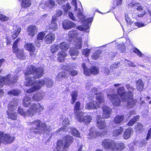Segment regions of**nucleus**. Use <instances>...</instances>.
<instances>
[{
	"mask_svg": "<svg viewBox=\"0 0 151 151\" xmlns=\"http://www.w3.org/2000/svg\"><path fill=\"white\" fill-rule=\"evenodd\" d=\"M44 70L42 68H36L30 65H29L27 70L24 72L26 76L25 86H32V87L26 91L27 93H30L37 90L33 83L34 79L40 78L44 74Z\"/></svg>",
	"mask_w": 151,
	"mask_h": 151,
	"instance_id": "nucleus-1",
	"label": "nucleus"
},
{
	"mask_svg": "<svg viewBox=\"0 0 151 151\" xmlns=\"http://www.w3.org/2000/svg\"><path fill=\"white\" fill-rule=\"evenodd\" d=\"M29 126H32L29 132L34 134H41L49 132L51 130V126L47 125L45 123L42 122L40 120H36L29 123Z\"/></svg>",
	"mask_w": 151,
	"mask_h": 151,
	"instance_id": "nucleus-2",
	"label": "nucleus"
},
{
	"mask_svg": "<svg viewBox=\"0 0 151 151\" xmlns=\"http://www.w3.org/2000/svg\"><path fill=\"white\" fill-rule=\"evenodd\" d=\"M121 86V84L120 83L115 84L114 85L115 87H118L116 89L117 93L120 97L124 99L133 98L135 91V88L129 84H127L125 86L127 91H126L124 87H119Z\"/></svg>",
	"mask_w": 151,
	"mask_h": 151,
	"instance_id": "nucleus-3",
	"label": "nucleus"
},
{
	"mask_svg": "<svg viewBox=\"0 0 151 151\" xmlns=\"http://www.w3.org/2000/svg\"><path fill=\"white\" fill-rule=\"evenodd\" d=\"M96 101H92L86 104L85 107L86 109H96L100 107V105L104 103V96L102 94H97L96 96Z\"/></svg>",
	"mask_w": 151,
	"mask_h": 151,
	"instance_id": "nucleus-4",
	"label": "nucleus"
},
{
	"mask_svg": "<svg viewBox=\"0 0 151 151\" xmlns=\"http://www.w3.org/2000/svg\"><path fill=\"white\" fill-rule=\"evenodd\" d=\"M74 44L76 47L77 49L75 47H71L69 50V53L72 58L75 60L76 58V57H74L77 56L78 55L79 52L77 49H80L82 47V40L81 38L78 37L75 40L74 42Z\"/></svg>",
	"mask_w": 151,
	"mask_h": 151,
	"instance_id": "nucleus-5",
	"label": "nucleus"
},
{
	"mask_svg": "<svg viewBox=\"0 0 151 151\" xmlns=\"http://www.w3.org/2000/svg\"><path fill=\"white\" fill-rule=\"evenodd\" d=\"M18 79L17 76H11L9 74L6 76L3 77L0 76V87H2L4 84L10 85L16 82Z\"/></svg>",
	"mask_w": 151,
	"mask_h": 151,
	"instance_id": "nucleus-6",
	"label": "nucleus"
},
{
	"mask_svg": "<svg viewBox=\"0 0 151 151\" xmlns=\"http://www.w3.org/2000/svg\"><path fill=\"white\" fill-rule=\"evenodd\" d=\"M77 16L80 20L82 21L83 24L84 26H86V27H83L82 26H78L76 28L81 31L83 30L84 29H88L89 28V24L92 21V18L85 19V17L80 10L77 13Z\"/></svg>",
	"mask_w": 151,
	"mask_h": 151,
	"instance_id": "nucleus-7",
	"label": "nucleus"
},
{
	"mask_svg": "<svg viewBox=\"0 0 151 151\" xmlns=\"http://www.w3.org/2000/svg\"><path fill=\"white\" fill-rule=\"evenodd\" d=\"M44 109L40 103L37 104H33L31 105L30 108L27 111V115L32 116L35 115L37 112H40Z\"/></svg>",
	"mask_w": 151,
	"mask_h": 151,
	"instance_id": "nucleus-8",
	"label": "nucleus"
},
{
	"mask_svg": "<svg viewBox=\"0 0 151 151\" xmlns=\"http://www.w3.org/2000/svg\"><path fill=\"white\" fill-rule=\"evenodd\" d=\"M82 66L83 68L84 73L86 76L89 75L90 73L96 75L99 72V69L97 66H93L91 67L90 69H89L86 67L84 63L82 64Z\"/></svg>",
	"mask_w": 151,
	"mask_h": 151,
	"instance_id": "nucleus-9",
	"label": "nucleus"
},
{
	"mask_svg": "<svg viewBox=\"0 0 151 151\" xmlns=\"http://www.w3.org/2000/svg\"><path fill=\"white\" fill-rule=\"evenodd\" d=\"M108 98L110 100L114 106H118L120 105V101L116 94H108Z\"/></svg>",
	"mask_w": 151,
	"mask_h": 151,
	"instance_id": "nucleus-10",
	"label": "nucleus"
},
{
	"mask_svg": "<svg viewBox=\"0 0 151 151\" xmlns=\"http://www.w3.org/2000/svg\"><path fill=\"white\" fill-rule=\"evenodd\" d=\"M78 117H75L76 120L80 122H83L85 123H90L92 119L91 116L89 115L85 116V113H82V114L79 115Z\"/></svg>",
	"mask_w": 151,
	"mask_h": 151,
	"instance_id": "nucleus-11",
	"label": "nucleus"
},
{
	"mask_svg": "<svg viewBox=\"0 0 151 151\" xmlns=\"http://www.w3.org/2000/svg\"><path fill=\"white\" fill-rule=\"evenodd\" d=\"M115 142L111 140L105 139L102 142V145L106 149L112 150L114 149Z\"/></svg>",
	"mask_w": 151,
	"mask_h": 151,
	"instance_id": "nucleus-12",
	"label": "nucleus"
},
{
	"mask_svg": "<svg viewBox=\"0 0 151 151\" xmlns=\"http://www.w3.org/2000/svg\"><path fill=\"white\" fill-rule=\"evenodd\" d=\"M24 47L30 52V54L31 56H34L37 54V51L35 50V47L32 43L26 44L24 46Z\"/></svg>",
	"mask_w": 151,
	"mask_h": 151,
	"instance_id": "nucleus-13",
	"label": "nucleus"
},
{
	"mask_svg": "<svg viewBox=\"0 0 151 151\" xmlns=\"http://www.w3.org/2000/svg\"><path fill=\"white\" fill-rule=\"evenodd\" d=\"M130 6H132V7L136 6L137 9L139 11H141L143 10V12L139 14L138 15L139 17H143L146 13V11L145 10V6H139L138 3H134V4H131Z\"/></svg>",
	"mask_w": 151,
	"mask_h": 151,
	"instance_id": "nucleus-14",
	"label": "nucleus"
},
{
	"mask_svg": "<svg viewBox=\"0 0 151 151\" xmlns=\"http://www.w3.org/2000/svg\"><path fill=\"white\" fill-rule=\"evenodd\" d=\"M80 105L81 103L79 101H77L75 103L74 109L75 118L76 117H78L79 115L82 114L83 112L80 111L82 109Z\"/></svg>",
	"mask_w": 151,
	"mask_h": 151,
	"instance_id": "nucleus-15",
	"label": "nucleus"
},
{
	"mask_svg": "<svg viewBox=\"0 0 151 151\" xmlns=\"http://www.w3.org/2000/svg\"><path fill=\"white\" fill-rule=\"evenodd\" d=\"M96 121L97 126L100 129H103L106 127V124L104 119L101 118L100 116H97Z\"/></svg>",
	"mask_w": 151,
	"mask_h": 151,
	"instance_id": "nucleus-16",
	"label": "nucleus"
},
{
	"mask_svg": "<svg viewBox=\"0 0 151 151\" xmlns=\"http://www.w3.org/2000/svg\"><path fill=\"white\" fill-rule=\"evenodd\" d=\"M103 116L104 118L107 119L110 117V115L111 114L112 111L111 109L109 107L105 106L103 108Z\"/></svg>",
	"mask_w": 151,
	"mask_h": 151,
	"instance_id": "nucleus-17",
	"label": "nucleus"
},
{
	"mask_svg": "<svg viewBox=\"0 0 151 151\" xmlns=\"http://www.w3.org/2000/svg\"><path fill=\"white\" fill-rule=\"evenodd\" d=\"M45 95V93L40 92L34 94L32 98V99L34 101H40L42 100Z\"/></svg>",
	"mask_w": 151,
	"mask_h": 151,
	"instance_id": "nucleus-18",
	"label": "nucleus"
},
{
	"mask_svg": "<svg viewBox=\"0 0 151 151\" xmlns=\"http://www.w3.org/2000/svg\"><path fill=\"white\" fill-rule=\"evenodd\" d=\"M63 141L65 143L64 145V148L65 147H69L73 142V137L69 135H67L64 137L63 138Z\"/></svg>",
	"mask_w": 151,
	"mask_h": 151,
	"instance_id": "nucleus-19",
	"label": "nucleus"
},
{
	"mask_svg": "<svg viewBox=\"0 0 151 151\" xmlns=\"http://www.w3.org/2000/svg\"><path fill=\"white\" fill-rule=\"evenodd\" d=\"M63 25L64 29H68L75 27L76 24L71 21L65 20L63 22Z\"/></svg>",
	"mask_w": 151,
	"mask_h": 151,
	"instance_id": "nucleus-20",
	"label": "nucleus"
},
{
	"mask_svg": "<svg viewBox=\"0 0 151 151\" xmlns=\"http://www.w3.org/2000/svg\"><path fill=\"white\" fill-rule=\"evenodd\" d=\"M18 100H14L9 103L8 106V110L7 111L12 112L16 109Z\"/></svg>",
	"mask_w": 151,
	"mask_h": 151,
	"instance_id": "nucleus-21",
	"label": "nucleus"
},
{
	"mask_svg": "<svg viewBox=\"0 0 151 151\" xmlns=\"http://www.w3.org/2000/svg\"><path fill=\"white\" fill-rule=\"evenodd\" d=\"M37 29L36 27L32 25L29 26L27 29V32L28 35L30 36H33L37 32Z\"/></svg>",
	"mask_w": 151,
	"mask_h": 151,
	"instance_id": "nucleus-22",
	"label": "nucleus"
},
{
	"mask_svg": "<svg viewBox=\"0 0 151 151\" xmlns=\"http://www.w3.org/2000/svg\"><path fill=\"white\" fill-rule=\"evenodd\" d=\"M34 79L33 83L36 88V89L37 90L40 89L42 86L45 85V78L37 81H34Z\"/></svg>",
	"mask_w": 151,
	"mask_h": 151,
	"instance_id": "nucleus-23",
	"label": "nucleus"
},
{
	"mask_svg": "<svg viewBox=\"0 0 151 151\" xmlns=\"http://www.w3.org/2000/svg\"><path fill=\"white\" fill-rule=\"evenodd\" d=\"M58 60L59 62H63L65 60V58L67 56V54L65 51L62 50L57 54Z\"/></svg>",
	"mask_w": 151,
	"mask_h": 151,
	"instance_id": "nucleus-24",
	"label": "nucleus"
},
{
	"mask_svg": "<svg viewBox=\"0 0 151 151\" xmlns=\"http://www.w3.org/2000/svg\"><path fill=\"white\" fill-rule=\"evenodd\" d=\"M121 99L122 101L127 102V106L129 108L132 107L136 103V101L133 100V98L127 99H123L122 98H121Z\"/></svg>",
	"mask_w": 151,
	"mask_h": 151,
	"instance_id": "nucleus-25",
	"label": "nucleus"
},
{
	"mask_svg": "<svg viewBox=\"0 0 151 151\" xmlns=\"http://www.w3.org/2000/svg\"><path fill=\"white\" fill-rule=\"evenodd\" d=\"M55 39L54 34L51 33L47 35L45 38V40L47 44H50Z\"/></svg>",
	"mask_w": 151,
	"mask_h": 151,
	"instance_id": "nucleus-26",
	"label": "nucleus"
},
{
	"mask_svg": "<svg viewBox=\"0 0 151 151\" xmlns=\"http://www.w3.org/2000/svg\"><path fill=\"white\" fill-rule=\"evenodd\" d=\"M133 132L132 129L129 127L126 129L124 133L123 137L125 139H127L130 136L131 134Z\"/></svg>",
	"mask_w": 151,
	"mask_h": 151,
	"instance_id": "nucleus-27",
	"label": "nucleus"
},
{
	"mask_svg": "<svg viewBox=\"0 0 151 151\" xmlns=\"http://www.w3.org/2000/svg\"><path fill=\"white\" fill-rule=\"evenodd\" d=\"M136 84L137 89L140 92L142 91L144 86V84L142 81L141 79H139L136 81Z\"/></svg>",
	"mask_w": 151,
	"mask_h": 151,
	"instance_id": "nucleus-28",
	"label": "nucleus"
},
{
	"mask_svg": "<svg viewBox=\"0 0 151 151\" xmlns=\"http://www.w3.org/2000/svg\"><path fill=\"white\" fill-rule=\"evenodd\" d=\"M68 78L67 73L64 71L60 73L57 75L56 80L59 81H61L63 78Z\"/></svg>",
	"mask_w": 151,
	"mask_h": 151,
	"instance_id": "nucleus-29",
	"label": "nucleus"
},
{
	"mask_svg": "<svg viewBox=\"0 0 151 151\" xmlns=\"http://www.w3.org/2000/svg\"><path fill=\"white\" fill-rule=\"evenodd\" d=\"M69 124V121L68 119L67 118L65 119L63 122V124L64 127L60 128L58 130L59 131H67L68 130L67 128L65 127Z\"/></svg>",
	"mask_w": 151,
	"mask_h": 151,
	"instance_id": "nucleus-30",
	"label": "nucleus"
},
{
	"mask_svg": "<svg viewBox=\"0 0 151 151\" xmlns=\"http://www.w3.org/2000/svg\"><path fill=\"white\" fill-rule=\"evenodd\" d=\"M125 148L124 144L123 143H116L115 142L114 149L113 150L114 151H120Z\"/></svg>",
	"mask_w": 151,
	"mask_h": 151,
	"instance_id": "nucleus-31",
	"label": "nucleus"
},
{
	"mask_svg": "<svg viewBox=\"0 0 151 151\" xmlns=\"http://www.w3.org/2000/svg\"><path fill=\"white\" fill-rule=\"evenodd\" d=\"M60 49L64 51H67L69 48L70 46L69 44L64 42H60L59 45Z\"/></svg>",
	"mask_w": 151,
	"mask_h": 151,
	"instance_id": "nucleus-32",
	"label": "nucleus"
},
{
	"mask_svg": "<svg viewBox=\"0 0 151 151\" xmlns=\"http://www.w3.org/2000/svg\"><path fill=\"white\" fill-rule=\"evenodd\" d=\"M124 119V115H118L114 118L113 122L115 124H119L123 122Z\"/></svg>",
	"mask_w": 151,
	"mask_h": 151,
	"instance_id": "nucleus-33",
	"label": "nucleus"
},
{
	"mask_svg": "<svg viewBox=\"0 0 151 151\" xmlns=\"http://www.w3.org/2000/svg\"><path fill=\"white\" fill-rule=\"evenodd\" d=\"M21 6L24 8L29 7L31 4V0H22Z\"/></svg>",
	"mask_w": 151,
	"mask_h": 151,
	"instance_id": "nucleus-34",
	"label": "nucleus"
},
{
	"mask_svg": "<svg viewBox=\"0 0 151 151\" xmlns=\"http://www.w3.org/2000/svg\"><path fill=\"white\" fill-rule=\"evenodd\" d=\"M68 130L69 131H70L73 135L77 137H80V134L76 128L70 127L68 129Z\"/></svg>",
	"mask_w": 151,
	"mask_h": 151,
	"instance_id": "nucleus-35",
	"label": "nucleus"
},
{
	"mask_svg": "<svg viewBox=\"0 0 151 151\" xmlns=\"http://www.w3.org/2000/svg\"><path fill=\"white\" fill-rule=\"evenodd\" d=\"M99 133L93 129H90L89 134V135L91 137V138H95L97 136L99 135Z\"/></svg>",
	"mask_w": 151,
	"mask_h": 151,
	"instance_id": "nucleus-36",
	"label": "nucleus"
},
{
	"mask_svg": "<svg viewBox=\"0 0 151 151\" xmlns=\"http://www.w3.org/2000/svg\"><path fill=\"white\" fill-rule=\"evenodd\" d=\"M31 104L30 98L28 96L25 97L23 100V104L25 107H28Z\"/></svg>",
	"mask_w": 151,
	"mask_h": 151,
	"instance_id": "nucleus-37",
	"label": "nucleus"
},
{
	"mask_svg": "<svg viewBox=\"0 0 151 151\" xmlns=\"http://www.w3.org/2000/svg\"><path fill=\"white\" fill-rule=\"evenodd\" d=\"M6 114L8 118L14 120H16L17 119V113H16L6 111Z\"/></svg>",
	"mask_w": 151,
	"mask_h": 151,
	"instance_id": "nucleus-38",
	"label": "nucleus"
},
{
	"mask_svg": "<svg viewBox=\"0 0 151 151\" xmlns=\"http://www.w3.org/2000/svg\"><path fill=\"white\" fill-rule=\"evenodd\" d=\"M123 131V129L122 127H119L118 129L114 130L113 132L114 136L117 137L121 134Z\"/></svg>",
	"mask_w": 151,
	"mask_h": 151,
	"instance_id": "nucleus-39",
	"label": "nucleus"
},
{
	"mask_svg": "<svg viewBox=\"0 0 151 151\" xmlns=\"http://www.w3.org/2000/svg\"><path fill=\"white\" fill-rule=\"evenodd\" d=\"M78 36V31L77 30H73L70 31L68 33V37L71 38H76Z\"/></svg>",
	"mask_w": 151,
	"mask_h": 151,
	"instance_id": "nucleus-40",
	"label": "nucleus"
},
{
	"mask_svg": "<svg viewBox=\"0 0 151 151\" xmlns=\"http://www.w3.org/2000/svg\"><path fill=\"white\" fill-rule=\"evenodd\" d=\"M45 85L47 87H51L53 85V81L50 78H45Z\"/></svg>",
	"mask_w": 151,
	"mask_h": 151,
	"instance_id": "nucleus-41",
	"label": "nucleus"
},
{
	"mask_svg": "<svg viewBox=\"0 0 151 151\" xmlns=\"http://www.w3.org/2000/svg\"><path fill=\"white\" fill-rule=\"evenodd\" d=\"M101 53V51L99 50H97L94 52L92 56V58L93 60L97 59L99 57Z\"/></svg>",
	"mask_w": 151,
	"mask_h": 151,
	"instance_id": "nucleus-42",
	"label": "nucleus"
},
{
	"mask_svg": "<svg viewBox=\"0 0 151 151\" xmlns=\"http://www.w3.org/2000/svg\"><path fill=\"white\" fill-rule=\"evenodd\" d=\"M17 57L21 60H24L25 58V56L23 50H20L18 51Z\"/></svg>",
	"mask_w": 151,
	"mask_h": 151,
	"instance_id": "nucleus-43",
	"label": "nucleus"
},
{
	"mask_svg": "<svg viewBox=\"0 0 151 151\" xmlns=\"http://www.w3.org/2000/svg\"><path fill=\"white\" fill-rule=\"evenodd\" d=\"M21 93V91L17 89H13L8 92V94L12 95L14 96H17Z\"/></svg>",
	"mask_w": 151,
	"mask_h": 151,
	"instance_id": "nucleus-44",
	"label": "nucleus"
},
{
	"mask_svg": "<svg viewBox=\"0 0 151 151\" xmlns=\"http://www.w3.org/2000/svg\"><path fill=\"white\" fill-rule=\"evenodd\" d=\"M72 101L71 104H73L76 100V98L78 96L77 92L76 91H73L71 94Z\"/></svg>",
	"mask_w": 151,
	"mask_h": 151,
	"instance_id": "nucleus-45",
	"label": "nucleus"
},
{
	"mask_svg": "<svg viewBox=\"0 0 151 151\" xmlns=\"http://www.w3.org/2000/svg\"><path fill=\"white\" fill-rule=\"evenodd\" d=\"M45 5L50 9H52L55 5L54 2L52 0H49L48 2H46Z\"/></svg>",
	"mask_w": 151,
	"mask_h": 151,
	"instance_id": "nucleus-46",
	"label": "nucleus"
},
{
	"mask_svg": "<svg viewBox=\"0 0 151 151\" xmlns=\"http://www.w3.org/2000/svg\"><path fill=\"white\" fill-rule=\"evenodd\" d=\"M57 24L56 22H52L49 25V29L53 31H55L58 29Z\"/></svg>",
	"mask_w": 151,
	"mask_h": 151,
	"instance_id": "nucleus-47",
	"label": "nucleus"
},
{
	"mask_svg": "<svg viewBox=\"0 0 151 151\" xmlns=\"http://www.w3.org/2000/svg\"><path fill=\"white\" fill-rule=\"evenodd\" d=\"M59 49V46L58 45H53L51 46L50 51L52 53H54L58 51Z\"/></svg>",
	"mask_w": 151,
	"mask_h": 151,
	"instance_id": "nucleus-48",
	"label": "nucleus"
},
{
	"mask_svg": "<svg viewBox=\"0 0 151 151\" xmlns=\"http://www.w3.org/2000/svg\"><path fill=\"white\" fill-rule=\"evenodd\" d=\"M151 138V128L148 131V133L147 135V136L146 139H145L142 141V145H145L146 143V141H147L148 140V139L150 138Z\"/></svg>",
	"mask_w": 151,
	"mask_h": 151,
	"instance_id": "nucleus-49",
	"label": "nucleus"
},
{
	"mask_svg": "<svg viewBox=\"0 0 151 151\" xmlns=\"http://www.w3.org/2000/svg\"><path fill=\"white\" fill-rule=\"evenodd\" d=\"M65 143V142L63 141V140H59L57 142L56 146L61 150L62 148H63Z\"/></svg>",
	"mask_w": 151,
	"mask_h": 151,
	"instance_id": "nucleus-50",
	"label": "nucleus"
},
{
	"mask_svg": "<svg viewBox=\"0 0 151 151\" xmlns=\"http://www.w3.org/2000/svg\"><path fill=\"white\" fill-rule=\"evenodd\" d=\"M15 32H13V34L12 35V38L14 39H15L19 33L21 31V29L18 27L17 28V30H15Z\"/></svg>",
	"mask_w": 151,
	"mask_h": 151,
	"instance_id": "nucleus-51",
	"label": "nucleus"
},
{
	"mask_svg": "<svg viewBox=\"0 0 151 151\" xmlns=\"http://www.w3.org/2000/svg\"><path fill=\"white\" fill-rule=\"evenodd\" d=\"M45 35L44 32H42L39 33L37 35V39L42 41Z\"/></svg>",
	"mask_w": 151,
	"mask_h": 151,
	"instance_id": "nucleus-52",
	"label": "nucleus"
},
{
	"mask_svg": "<svg viewBox=\"0 0 151 151\" xmlns=\"http://www.w3.org/2000/svg\"><path fill=\"white\" fill-rule=\"evenodd\" d=\"M125 18L127 24H131L133 23V22L131 21L130 18L129 17L128 14L127 13H125Z\"/></svg>",
	"mask_w": 151,
	"mask_h": 151,
	"instance_id": "nucleus-53",
	"label": "nucleus"
},
{
	"mask_svg": "<svg viewBox=\"0 0 151 151\" xmlns=\"http://www.w3.org/2000/svg\"><path fill=\"white\" fill-rule=\"evenodd\" d=\"M62 7L65 12H68L71 8V7L70 6L69 4L68 3H67L66 5H64Z\"/></svg>",
	"mask_w": 151,
	"mask_h": 151,
	"instance_id": "nucleus-54",
	"label": "nucleus"
},
{
	"mask_svg": "<svg viewBox=\"0 0 151 151\" xmlns=\"http://www.w3.org/2000/svg\"><path fill=\"white\" fill-rule=\"evenodd\" d=\"M90 51V49L88 48L84 49L82 51V54L84 55L86 57H88L89 55Z\"/></svg>",
	"mask_w": 151,
	"mask_h": 151,
	"instance_id": "nucleus-55",
	"label": "nucleus"
},
{
	"mask_svg": "<svg viewBox=\"0 0 151 151\" xmlns=\"http://www.w3.org/2000/svg\"><path fill=\"white\" fill-rule=\"evenodd\" d=\"M133 51L136 53L137 55L140 57H141L144 55L137 49L135 48L133 49Z\"/></svg>",
	"mask_w": 151,
	"mask_h": 151,
	"instance_id": "nucleus-56",
	"label": "nucleus"
},
{
	"mask_svg": "<svg viewBox=\"0 0 151 151\" xmlns=\"http://www.w3.org/2000/svg\"><path fill=\"white\" fill-rule=\"evenodd\" d=\"M72 4L73 5L75 6V10L76 11H77V14L79 12V10H80L81 11V12H82L81 11V10L80 9H77L76 0H72Z\"/></svg>",
	"mask_w": 151,
	"mask_h": 151,
	"instance_id": "nucleus-57",
	"label": "nucleus"
},
{
	"mask_svg": "<svg viewBox=\"0 0 151 151\" xmlns=\"http://www.w3.org/2000/svg\"><path fill=\"white\" fill-rule=\"evenodd\" d=\"M18 112L21 115L23 116L27 115V112H25L23 109L20 107L18 109Z\"/></svg>",
	"mask_w": 151,
	"mask_h": 151,
	"instance_id": "nucleus-58",
	"label": "nucleus"
},
{
	"mask_svg": "<svg viewBox=\"0 0 151 151\" xmlns=\"http://www.w3.org/2000/svg\"><path fill=\"white\" fill-rule=\"evenodd\" d=\"M9 18L2 14H0V20L2 21H5L8 20Z\"/></svg>",
	"mask_w": 151,
	"mask_h": 151,
	"instance_id": "nucleus-59",
	"label": "nucleus"
},
{
	"mask_svg": "<svg viewBox=\"0 0 151 151\" xmlns=\"http://www.w3.org/2000/svg\"><path fill=\"white\" fill-rule=\"evenodd\" d=\"M142 125L140 123H138L135 127V129H136L137 131L140 130L142 129Z\"/></svg>",
	"mask_w": 151,
	"mask_h": 151,
	"instance_id": "nucleus-60",
	"label": "nucleus"
},
{
	"mask_svg": "<svg viewBox=\"0 0 151 151\" xmlns=\"http://www.w3.org/2000/svg\"><path fill=\"white\" fill-rule=\"evenodd\" d=\"M62 69L66 70L67 71H69L71 69V66L67 65H64L62 67Z\"/></svg>",
	"mask_w": 151,
	"mask_h": 151,
	"instance_id": "nucleus-61",
	"label": "nucleus"
},
{
	"mask_svg": "<svg viewBox=\"0 0 151 151\" xmlns=\"http://www.w3.org/2000/svg\"><path fill=\"white\" fill-rule=\"evenodd\" d=\"M90 92L91 94L92 95L97 94V88H92Z\"/></svg>",
	"mask_w": 151,
	"mask_h": 151,
	"instance_id": "nucleus-62",
	"label": "nucleus"
},
{
	"mask_svg": "<svg viewBox=\"0 0 151 151\" xmlns=\"http://www.w3.org/2000/svg\"><path fill=\"white\" fill-rule=\"evenodd\" d=\"M103 72L106 74H109L110 73V70L109 69L106 67H104L103 68Z\"/></svg>",
	"mask_w": 151,
	"mask_h": 151,
	"instance_id": "nucleus-63",
	"label": "nucleus"
},
{
	"mask_svg": "<svg viewBox=\"0 0 151 151\" xmlns=\"http://www.w3.org/2000/svg\"><path fill=\"white\" fill-rule=\"evenodd\" d=\"M135 25L138 27H141L145 26L144 24L140 22H136L134 23Z\"/></svg>",
	"mask_w": 151,
	"mask_h": 151,
	"instance_id": "nucleus-64",
	"label": "nucleus"
}]
</instances>
